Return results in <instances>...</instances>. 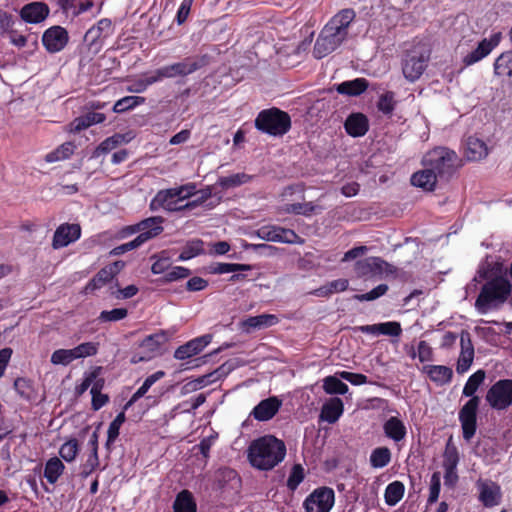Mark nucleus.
<instances>
[{"instance_id": "1", "label": "nucleus", "mask_w": 512, "mask_h": 512, "mask_svg": "<svg viewBox=\"0 0 512 512\" xmlns=\"http://www.w3.org/2000/svg\"><path fill=\"white\" fill-rule=\"evenodd\" d=\"M355 17L356 13L352 8H345L328 21L313 47V55L316 59L328 56L347 39L350 24Z\"/></svg>"}, {"instance_id": "2", "label": "nucleus", "mask_w": 512, "mask_h": 512, "mask_svg": "<svg viewBox=\"0 0 512 512\" xmlns=\"http://www.w3.org/2000/svg\"><path fill=\"white\" fill-rule=\"evenodd\" d=\"M286 451L284 441L269 434L254 439L250 443L247 457L252 467L269 471L284 460Z\"/></svg>"}, {"instance_id": "3", "label": "nucleus", "mask_w": 512, "mask_h": 512, "mask_svg": "<svg viewBox=\"0 0 512 512\" xmlns=\"http://www.w3.org/2000/svg\"><path fill=\"white\" fill-rule=\"evenodd\" d=\"M485 380V372L477 370L469 376L464 385L462 394L470 399L463 405L459 411V421L462 427L463 438L470 441L477 429V411L480 404V398L475 395L480 385Z\"/></svg>"}, {"instance_id": "4", "label": "nucleus", "mask_w": 512, "mask_h": 512, "mask_svg": "<svg viewBox=\"0 0 512 512\" xmlns=\"http://www.w3.org/2000/svg\"><path fill=\"white\" fill-rule=\"evenodd\" d=\"M511 287L510 281L503 276H496L487 281L481 287L476 298V310L481 314H485L490 309L498 308L508 300Z\"/></svg>"}, {"instance_id": "5", "label": "nucleus", "mask_w": 512, "mask_h": 512, "mask_svg": "<svg viewBox=\"0 0 512 512\" xmlns=\"http://www.w3.org/2000/svg\"><path fill=\"white\" fill-rule=\"evenodd\" d=\"M423 167H430L440 179L448 180L461 165L457 153L446 147H435L422 159Z\"/></svg>"}, {"instance_id": "6", "label": "nucleus", "mask_w": 512, "mask_h": 512, "mask_svg": "<svg viewBox=\"0 0 512 512\" xmlns=\"http://www.w3.org/2000/svg\"><path fill=\"white\" fill-rule=\"evenodd\" d=\"M254 125L258 131L277 137L288 133L292 122L288 112L277 107H271L258 113Z\"/></svg>"}, {"instance_id": "7", "label": "nucleus", "mask_w": 512, "mask_h": 512, "mask_svg": "<svg viewBox=\"0 0 512 512\" xmlns=\"http://www.w3.org/2000/svg\"><path fill=\"white\" fill-rule=\"evenodd\" d=\"M430 50L424 45H415L402 57V73L409 82L418 80L427 68Z\"/></svg>"}, {"instance_id": "8", "label": "nucleus", "mask_w": 512, "mask_h": 512, "mask_svg": "<svg viewBox=\"0 0 512 512\" xmlns=\"http://www.w3.org/2000/svg\"><path fill=\"white\" fill-rule=\"evenodd\" d=\"M485 400L494 410H506L512 405V379H500L487 391Z\"/></svg>"}, {"instance_id": "9", "label": "nucleus", "mask_w": 512, "mask_h": 512, "mask_svg": "<svg viewBox=\"0 0 512 512\" xmlns=\"http://www.w3.org/2000/svg\"><path fill=\"white\" fill-rule=\"evenodd\" d=\"M335 503V493L330 487L313 490L304 500L305 512H329Z\"/></svg>"}, {"instance_id": "10", "label": "nucleus", "mask_w": 512, "mask_h": 512, "mask_svg": "<svg viewBox=\"0 0 512 512\" xmlns=\"http://www.w3.org/2000/svg\"><path fill=\"white\" fill-rule=\"evenodd\" d=\"M258 236L266 241L287 243V244H303L304 239L300 237L294 230L276 226H262L258 232Z\"/></svg>"}, {"instance_id": "11", "label": "nucleus", "mask_w": 512, "mask_h": 512, "mask_svg": "<svg viewBox=\"0 0 512 512\" xmlns=\"http://www.w3.org/2000/svg\"><path fill=\"white\" fill-rule=\"evenodd\" d=\"M69 41L67 30L62 26H52L42 35V44L49 53L62 51Z\"/></svg>"}, {"instance_id": "12", "label": "nucleus", "mask_w": 512, "mask_h": 512, "mask_svg": "<svg viewBox=\"0 0 512 512\" xmlns=\"http://www.w3.org/2000/svg\"><path fill=\"white\" fill-rule=\"evenodd\" d=\"M81 237V227L76 223H63L59 225L53 235V249H61L76 242Z\"/></svg>"}, {"instance_id": "13", "label": "nucleus", "mask_w": 512, "mask_h": 512, "mask_svg": "<svg viewBox=\"0 0 512 512\" xmlns=\"http://www.w3.org/2000/svg\"><path fill=\"white\" fill-rule=\"evenodd\" d=\"M501 38L502 34L497 32L492 34L489 39L484 38L481 40L478 46L463 58L465 66H471L488 56L499 45Z\"/></svg>"}, {"instance_id": "14", "label": "nucleus", "mask_w": 512, "mask_h": 512, "mask_svg": "<svg viewBox=\"0 0 512 512\" xmlns=\"http://www.w3.org/2000/svg\"><path fill=\"white\" fill-rule=\"evenodd\" d=\"M211 341V334H205L200 337H196L179 346L174 352V358L177 360H185L198 355L206 346L211 343Z\"/></svg>"}, {"instance_id": "15", "label": "nucleus", "mask_w": 512, "mask_h": 512, "mask_svg": "<svg viewBox=\"0 0 512 512\" xmlns=\"http://www.w3.org/2000/svg\"><path fill=\"white\" fill-rule=\"evenodd\" d=\"M282 401L272 396L261 400L251 411L250 415L257 421H268L272 419L281 408Z\"/></svg>"}, {"instance_id": "16", "label": "nucleus", "mask_w": 512, "mask_h": 512, "mask_svg": "<svg viewBox=\"0 0 512 512\" xmlns=\"http://www.w3.org/2000/svg\"><path fill=\"white\" fill-rule=\"evenodd\" d=\"M479 500L485 507L498 505L501 500L500 486L491 480H479L477 482Z\"/></svg>"}, {"instance_id": "17", "label": "nucleus", "mask_w": 512, "mask_h": 512, "mask_svg": "<svg viewBox=\"0 0 512 512\" xmlns=\"http://www.w3.org/2000/svg\"><path fill=\"white\" fill-rule=\"evenodd\" d=\"M165 219L162 216H152L138 222L140 228V234L137 238H141V242L144 244L150 239H153L160 235L164 228L162 224Z\"/></svg>"}, {"instance_id": "18", "label": "nucleus", "mask_w": 512, "mask_h": 512, "mask_svg": "<svg viewBox=\"0 0 512 512\" xmlns=\"http://www.w3.org/2000/svg\"><path fill=\"white\" fill-rule=\"evenodd\" d=\"M368 117L360 112L351 113L344 122L346 133L354 138L364 136L369 130Z\"/></svg>"}, {"instance_id": "19", "label": "nucleus", "mask_w": 512, "mask_h": 512, "mask_svg": "<svg viewBox=\"0 0 512 512\" xmlns=\"http://www.w3.org/2000/svg\"><path fill=\"white\" fill-rule=\"evenodd\" d=\"M49 7L43 2H31L20 10V17L27 23L37 24L44 21L49 15Z\"/></svg>"}, {"instance_id": "20", "label": "nucleus", "mask_w": 512, "mask_h": 512, "mask_svg": "<svg viewBox=\"0 0 512 512\" xmlns=\"http://www.w3.org/2000/svg\"><path fill=\"white\" fill-rule=\"evenodd\" d=\"M172 188L160 190L150 202L152 211L163 208L169 212L182 211L181 206H177V197L173 193Z\"/></svg>"}, {"instance_id": "21", "label": "nucleus", "mask_w": 512, "mask_h": 512, "mask_svg": "<svg viewBox=\"0 0 512 512\" xmlns=\"http://www.w3.org/2000/svg\"><path fill=\"white\" fill-rule=\"evenodd\" d=\"M388 263L379 257H369L359 260L355 264V271L359 277H369L381 274L383 267Z\"/></svg>"}, {"instance_id": "22", "label": "nucleus", "mask_w": 512, "mask_h": 512, "mask_svg": "<svg viewBox=\"0 0 512 512\" xmlns=\"http://www.w3.org/2000/svg\"><path fill=\"white\" fill-rule=\"evenodd\" d=\"M439 176L430 168L417 171L411 176V184L425 191H434Z\"/></svg>"}, {"instance_id": "23", "label": "nucleus", "mask_w": 512, "mask_h": 512, "mask_svg": "<svg viewBox=\"0 0 512 512\" xmlns=\"http://www.w3.org/2000/svg\"><path fill=\"white\" fill-rule=\"evenodd\" d=\"M423 371L432 382L440 386L448 384L453 378L452 368L445 365H426Z\"/></svg>"}, {"instance_id": "24", "label": "nucleus", "mask_w": 512, "mask_h": 512, "mask_svg": "<svg viewBox=\"0 0 512 512\" xmlns=\"http://www.w3.org/2000/svg\"><path fill=\"white\" fill-rule=\"evenodd\" d=\"M369 87V82L365 78H356L353 80L343 81L337 84L335 90L346 96H359L363 94Z\"/></svg>"}, {"instance_id": "25", "label": "nucleus", "mask_w": 512, "mask_h": 512, "mask_svg": "<svg viewBox=\"0 0 512 512\" xmlns=\"http://www.w3.org/2000/svg\"><path fill=\"white\" fill-rule=\"evenodd\" d=\"M383 431L385 436L394 442L402 441L407 434L404 422L395 416L390 417L384 422Z\"/></svg>"}, {"instance_id": "26", "label": "nucleus", "mask_w": 512, "mask_h": 512, "mask_svg": "<svg viewBox=\"0 0 512 512\" xmlns=\"http://www.w3.org/2000/svg\"><path fill=\"white\" fill-rule=\"evenodd\" d=\"M344 405L340 398L335 397L324 403L321 409L320 418L330 424L335 423L343 414Z\"/></svg>"}, {"instance_id": "27", "label": "nucleus", "mask_w": 512, "mask_h": 512, "mask_svg": "<svg viewBox=\"0 0 512 512\" xmlns=\"http://www.w3.org/2000/svg\"><path fill=\"white\" fill-rule=\"evenodd\" d=\"M465 155L470 161H479L488 155L486 143L474 136L468 137L466 141Z\"/></svg>"}, {"instance_id": "28", "label": "nucleus", "mask_w": 512, "mask_h": 512, "mask_svg": "<svg viewBox=\"0 0 512 512\" xmlns=\"http://www.w3.org/2000/svg\"><path fill=\"white\" fill-rule=\"evenodd\" d=\"M278 323V318L273 314H261L250 316L242 321V328L250 332L252 329H260L263 327H271Z\"/></svg>"}, {"instance_id": "29", "label": "nucleus", "mask_w": 512, "mask_h": 512, "mask_svg": "<svg viewBox=\"0 0 512 512\" xmlns=\"http://www.w3.org/2000/svg\"><path fill=\"white\" fill-rule=\"evenodd\" d=\"M174 512H197V504L193 494L184 489L180 491L173 503Z\"/></svg>"}, {"instance_id": "30", "label": "nucleus", "mask_w": 512, "mask_h": 512, "mask_svg": "<svg viewBox=\"0 0 512 512\" xmlns=\"http://www.w3.org/2000/svg\"><path fill=\"white\" fill-rule=\"evenodd\" d=\"M131 140L126 134L116 133L103 140L94 150L93 156L98 157L116 149L122 143H128Z\"/></svg>"}, {"instance_id": "31", "label": "nucleus", "mask_w": 512, "mask_h": 512, "mask_svg": "<svg viewBox=\"0 0 512 512\" xmlns=\"http://www.w3.org/2000/svg\"><path fill=\"white\" fill-rule=\"evenodd\" d=\"M208 62L209 57L207 55H202L196 58L187 57L183 61L177 62L176 64L181 73V77H185L206 66Z\"/></svg>"}, {"instance_id": "32", "label": "nucleus", "mask_w": 512, "mask_h": 512, "mask_svg": "<svg viewBox=\"0 0 512 512\" xmlns=\"http://www.w3.org/2000/svg\"><path fill=\"white\" fill-rule=\"evenodd\" d=\"M150 259L153 261L151 266L153 274L167 273L172 266V259L168 250H162L152 255Z\"/></svg>"}, {"instance_id": "33", "label": "nucleus", "mask_w": 512, "mask_h": 512, "mask_svg": "<svg viewBox=\"0 0 512 512\" xmlns=\"http://www.w3.org/2000/svg\"><path fill=\"white\" fill-rule=\"evenodd\" d=\"M253 178V175L241 172L225 177H220L217 181V185H219L223 190H227L230 188L239 187L243 184H247L251 182Z\"/></svg>"}, {"instance_id": "34", "label": "nucleus", "mask_w": 512, "mask_h": 512, "mask_svg": "<svg viewBox=\"0 0 512 512\" xmlns=\"http://www.w3.org/2000/svg\"><path fill=\"white\" fill-rule=\"evenodd\" d=\"M405 493V486L401 481H393L389 483L385 489L384 499L389 506H395L401 501Z\"/></svg>"}, {"instance_id": "35", "label": "nucleus", "mask_w": 512, "mask_h": 512, "mask_svg": "<svg viewBox=\"0 0 512 512\" xmlns=\"http://www.w3.org/2000/svg\"><path fill=\"white\" fill-rule=\"evenodd\" d=\"M64 469L65 466L62 461L57 457H52L45 464L44 477L50 484H54L63 474Z\"/></svg>"}, {"instance_id": "36", "label": "nucleus", "mask_w": 512, "mask_h": 512, "mask_svg": "<svg viewBox=\"0 0 512 512\" xmlns=\"http://www.w3.org/2000/svg\"><path fill=\"white\" fill-rule=\"evenodd\" d=\"M494 73L497 76L512 77V51L503 52L496 58Z\"/></svg>"}, {"instance_id": "37", "label": "nucleus", "mask_w": 512, "mask_h": 512, "mask_svg": "<svg viewBox=\"0 0 512 512\" xmlns=\"http://www.w3.org/2000/svg\"><path fill=\"white\" fill-rule=\"evenodd\" d=\"M323 389L330 395H344L348 392L349 387L338 375H335L324 378Z\"/></svg>"}, {"instance_id": "38", "label": "nucleus", "mask_w": 512, "mask_h": 512, "mask_svg": "<svg viewBox=\"0 0 512 512\" xmlns=\"http://www.w3.org/2000/svg\"><path fill=\"white\" fill-rule=\"evenodd\" d=\"M75 145L73 142H65L55 150L49 152L45 156V161L53 163L65 159H69L74 153Z\"/></svg>"}, {"instance_id": "39", "label": "nucleus", "mask_w": 512, "mask_h": 512, "mask_svg": "<svg viewBox=\"0 0 512 512\" xmlns=\"http://www.w3.org/2000/svg\"><path fill=\"white\" fill-rule=\"evenodd\" d=\"M475 454L485 461H493L496 455L495 441L491 438H484L477 442Z\"/></svg>"}, {"instance_id": "40", "label": "nucleus", "mask_w": 512, "mask_h": 512, "mask_svg": "<svg viewBox=\"0 0 512 512\" xmlns=\"http://www.w3.org/2000/svg\"><path fill=\"white\" fill-rule=\"evenodd\" d=\"M203 241L200 239H193L188 241L183 247L178 260L186 261L204 253Z\"/></svg>"}, {"instance_id": "41", "label": "nucleus", "mask_w": 512, "mask_h": 512, "mask_svg": "<svg viewBox=\"0 0 512 512\" xmlns=\"http://www.w3.org/2000/svg\"><path fill=\"white\" fill-rule=\"evenodd\" d=\"M391 461V451L388 447L375 448L370 455V464L373 468H383Z\"/></svg>"}, {"instance_id": "42", "label": "nucleus", "mask_w": 512, "mask_h": 512, "mask_svg": "<svg viewBox=\"0 0 512 512\" xmlns=\"http://www.w3.org/2000/svg\"><path fill=\"white\" fill-rule=\"evenodd\" d=\"M114 277L112 276V272L108 271L106 267L100 269L96 275L87 283L85 289L86 291L93 292L102 288L104 285L109 283Z\"/></svg>"}, {"instance_id": "43", "label": "nucleus", "mask_w": 512, "mask_h": 512, "mask_svg": "<svg viewBox=\"0 0 512 512\" xmlns=\"http://www.w3.org/2000/svg\"><path fill=\"white\" fill-rule=\"evenodd\" d=\"M168 336L165 331L160 330L157 333L146 336L140 346L147 348L151 352L157 351L166 341Z\"/></svg>"}, {"instance_id": "44", "label": "nucleus", "mask_w": 512, "mask_h": 512, "mask_svg": "<svg viewBox=\"0 0 512 512\" xmlns=\"http://www.w3.org/2000/svg\"><path fill=\"white\" fill-rule=\"evenodd\" d=\"M145 103V98L141 96H125L119 99L113 106L115 113H123L127 110L133 109L138 105Z\"/></svg>"}, {"instance_id": "45", "label": "nucleus", "mask_w": 512, "mask_h": 512, "mask_svg": "<svg viewBox=\"0 0 512 512\" xmlns=\"http://www.w3.org/2000/svg\"><path fill=\"white\" fill-rule=\"evenodd\" d=\"M14 389L19 395V397H21L24 400L30 401L34 397V388L32 381L27 378L19 377L15 379Z\"/></svg>"}, {"instance_id": "46", "label": "nucleus", "mask_w": 512, "mask_h": 512, "mask_svg": "<svg viewBox=\"0 0 512 512\" xmlns=\"http://www.w3.org/2000/svg\"><path fill=\"white\" fill-rule=\"evenodd\" d=\"M305 478V471L301 464H294L286 482L287 488L294 492Z\"/></svg>"}, {"instance_id": "47", "label": "nucleus", "mask_w": 512, "mask_h": 512, "mask_svg": "<svg viewBox=\"0 0 512 512\" xmlns=\"http://www.w3.org/2000/svg\"><path fill=\"white\" fill-rule=\"evenodd\" d=\"M396 100L395 93L393 91H386L382 95H380L377 108L385 115H391L395 109Z\"/></svg>"}, {"instance_id": "48", "label": "nucleus", "mask_w": 512, "mask_h": 512, "mask_svg": "<svg viewBox=\"0 0 512 512\" xmlns=\"http://www.w3.org/2000/svg\"><path fill=\"white\" fill-rule=\"evenodd\" d=\"M459 463V452L457 447L452 443L451 438L448 440L443 453V467L457 468Z\"/></svg>"}, {"instance_id": "49", "label": "nucleus", "mask_w": 512, "mask_h": 512, "mask_svg": "<svg viewBox=\"0 0 512 512\" xmlns=\"http://www.w3.org/2000/svg\"><path fill=\"white\" fill-rule=\"evenodd\" d=\"M317 208L318 206L314 205L312 202L291 203L286 205L285 211L295 215L311 216L316 212Z\"/></svg>"}, {"instance_id": "50", "label": "nucleus", "mask_w": 512, "mask_h": 512, "mask_svg": "<svg viewBox=\"0 0 512 512\" xmlns=\"http://www.w3.org/2000/svg\"><path fill=\"white\" fill-rule=\"evenodd\" d=\"M79 453V444L77 439H70L59 449L60 456L66 461V462H72L76 459L77 455Z\"/></svg>"}, {"instance_id": "51", "label": "nucleus", "mask_w": 512, "mask_h": 512, "mask_svg": "<svg viewBox=\"0 0 512 512\" xmlns=\"http://www.w3.org/2000/svg\"><path fill=\"white\" fill-rule=\"evenodd\" d=\"M251 265L240 263H217L212 267V272L215 274H226L239 271L251 270Z\"/></svg>"}, {"instance_id": "52", "label": "nucleus", "mask_w": 512, "mask_h": 512, "mask_svg": "<svg viewBox=\"0 0 512 512\" xmlns=\"http://www.w3.org/2000/svg\"><path fill=\"white\" fill-rule=\"evenodd\" d=\"M191 274L190 269L183 266H175L168 270L167 273L160 279L162 283H170L180 279L187 278Z\"/></svg>"}, {"instance_id": "53", "label": "nucleus", "mask_w": 512, "mask_h": 512, "mask_svg": "<svg viewBox=\"0 0 512 512\" xmlns=\"http://www.w3.org/2000/svg\"><path fill=\"white\" fill-rule=\"evenodd\" d=\"M76 360L73 349H58L51 355V363L54 365H68Z\"/></svg>"}, {"instance_id": "54", "label": "nucleus", "mask_w": 512, "mask_h": 512, "mask_svg": "<svg viewBox=\"0 0 512 512\" xmlns=\"http://www.w3.org/2000/svg\"><path fill=\"white\" fill-rule=\"evenodd\" d=\"M100 465L99 456L96 452H90L85 463L81 466L80 477L88 478Z\"/></svg>"}, {"instance_id": "55", "label": "nucleus", "mask_w": 512, "mask_h": 512, "mask_svg": "<svg viewBox=\"0 0 512 512\" xmlns=\"http://www.w3.org/2000/svg\"><path fill=\"white\" fill-rule=\"evenodd\" d=\"M72 349L76 359L86 358L97 354L99 343L84 342Z\"/></svg>"}, {"instance_id": "56", "label": "nucleus", "mask_w": 512, "mask_h": 512, "mask_svg": "<svg viewBox=\"0 0 512 512\" xmlns=\"http://www.w3.org/2000/svg\"><path fill=\"white\" fill-rule=\"evenodd\" d=\"M127 315L128 310L126 308H114L101 311L98 320L100 322H116L126 318Z\"/></svg>"}, {"instance_id": "57", "label": "nucleus", "mask_w": 512, "mask_h": 512, "mask_svg": "<svg viewBox=\"0 0 512 512\" xmlns=\"http://www.w3.org/2000/svg\"><path fill=\"white\" fill-rule=\"evenodd\" d=\"M388 285L387 284H379L375 288H373L371 291L364 293V294H358L355 295V299L358 301H373L378 299L379 297L385 295L388 291Z\"/></svg>"}, {"instance_id": "58", "label": "nucleus", "mask_w": 512, "mask_h": 512, "mask_svg": "<svg viewBox=\"0 0 512 512\" xmlns=\"http://www.w3.org/2000/svg\"><path fill=\"white\" fill-rule=\"evenodd\" d=\"M441 490V477L439 472H434L431 476L428 504L437 502Z\"/></svg>"}, {"instance_id": "59", "label": "nucleus", "mask_w": 512, "mask_h": 512, "mask_svg": "<svg viewBox=\"0 0 512 512\" xmlns=\"http://www.w3.org/2000/svg\"><path fill=\"white\" fill-rule=\"evenodd\" d=\"M101 39L103 38L100 35V32H98V30L95 29L94 26L88 29L84 35V42L88 45L90 49L94 48L95 51H98L101 48Z\"/></svg>"}, {"instance_id": "60", "label": "nucleus", "mask_w": 512, "mask_h": 512, "mask_svg": "<svg viewBox=\"0 0 512 512\" xmlns=\"http://www.w3.org/2000/svg\"><path fill=\"white\" fill-rule=\"evenodd\" d=\"M341 379L350 382L352 385H364L368 383L366 375L349 371H338L336 373Z\"/></svg>"}, {"instance_id": "61", "label": "nucleus", "mask_w": 512, "mask_h": 512, "mask_svg": "<svg viewBox=\"0 0 512 512\" xmlns=\"http://www.w3.org/2000/svg\"><path fill=\"white\" fill-rule=\"evenodd\" d=\"M380 334L399 337L402 334L401 324L397 321L379 323Z\"/></svg>"}, {"instance_id": "62", "label": "nucleus", "mask_w": 512, "mask_h": 512, "mask_svg": "<svg viewBox=\"0 0 512 512\" xmlns=\"http://www.w3.org/2000/svg\"><path fill=\"white\" fill-rule=\"evenodd\" d=\"M141 238H134L132 241H129L127 243H124V244H121L119 246H116L114 247L110 252L109 254L111 256H120V255H123L125 254L126 252L128 251H131V250H134L138 247H140L141 245H143V243L141 242Z\"/></svg>"}, {"instance_id": "63", "label": "nucleus", "mask_w": 512, "mask_h": 512, "mask_svg": "<svg viewBox=\"0 0 512 512\" xmlns=\"http://www.w3.org/2000/svg\"><path fill=\"white\" fill-rule=\"evenodd\" d=\"M417 356L420 362H427L433 359V350L431 346L424 340L418 343Z\"/></svg>"}, {"instance_id": "64", "label": "nucleus", "mask_w": 512, "mask_h": 512, "mask_svg": "<svg viewBox=\"0 0 512 512\" xmlns=\"http://www.w3.org/2000/svg\"><path fill=\"white\" fill-rule=\"evenodd\" d=\"M196 186L194 184H185L176 188H172L174 195L177 197V201L185 200L195 194Z\"/></svg>"}]
</instances>
